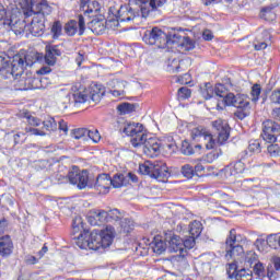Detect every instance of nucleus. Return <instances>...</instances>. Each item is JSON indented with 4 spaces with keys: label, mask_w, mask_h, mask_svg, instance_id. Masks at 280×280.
I'll return each instance as SVG.
<instances>
[{
    "label": "nucleus",
    "mask_w": 280,
    "mask_h": 280,
    "mask_svg": "<svg viewBox=\"0 0 280 280\" xmlns=\"http://www.w3.org/2000/svg\"><path fill=\"white\" fill-rule=\"evenodd\" d=\"M104 89L98 88L97 85H92L89 90L82 86V83H75L72 85V98L78 106V104H85L92 100V102H100L104 97Z\"/></svg>",
    "instance_id": "f257e3e1"
},
{
    "label": "nucleus",
    "mask_w": 280,
    "mask_h": 280,
    "mask_svg": "<svg viewBox=\"0 0 280 280\" xmlns=\"http://www.w3.org/2000/svg\"><path fill=\"white\" fill-rule=\"evenodd\" d=\"M244 242L246 238L242 234H237L235 229L230 230L229 236L225 241V257L226 259H240L244 257Z\"/></svg>",
    "instance_id": "f03ea898"
},
{
    "label": "nucleus",
    "mask_w": 280,
    "mask_h": 280,
    "mask_svg": "<svg viewBox=\"0 0 280 280\" xmlns=\"http://www.w3.org/2000/svg\"><path fill=\"white\" fill-rule=\"evenodd\" d=\"M36 14L33 15L30 32L33 36H43L45 34V16L51 14V7L43 0L36 8Z\"/></svg>",
    "instance_id": "7ed1b4c3"
},
{
    "label": "nucleus",
    "mask_w": 280,
    "mask_h": 280,
    "mask_svg": "<svg viewBox=\"0 0 280 280\" xmlns=\"http://www.w3.org/2000/svg\"><path fill=\"white\" fill-rule=\"evenodd\" d=\"M139 172L142 176H149L155 180H165L170 176L167 166L162 162L145 161L139 165Z\"/></svg>",
    "instance_id": "20e7f679"
},
{
    "label": "nucleus",
    "mask_w": 280,
    "mask_h": 280,
    "mask_svg": "<svg viewBox=\"0 0 280 280\" xmlns=\"http://www.w3.org/2000/svg\"><path fill=\"white\" fill-rule=\"evenodd\" d=\"M272 266H268L267 269L264 264L256 262L253 268L252 275L260 280H278L280 277V258H272Z\"/></svg>",
    "instance_id": "39448f33"
},
{
    "label": "nucleus",
    "mask_w": 280,
    "mask_h": 280,
    "mask_svg": "<svg viewBox=\"0 0 280 280\" xmlns=\"http://www.w3.org/2000/svg\"><path fill=\"white\" fill-rule=\"evenodd\" d=\"M142 40L145 45H155L159 49H165L172 43L167 34L156 26L152 30L144 31Z\"/></svg>",
    "instance_id": "423d86ee"
},
{
    "label": "nucleus",
    "mask_w": 280,
    "mask_h": 280,
    "mask_svg": "<svg viewBox=\"0 0 280 280\" xmlns=\"http://www.w3.org/2000/svg\"><path fill=\"white\" fill-rule=\"evenodd\" d=\"M77 246L81 249L90 248V250H100L102 248V236L97 231L91 233L86 230L77 237Z\"/></svg>",
    "instance_id": "0eeeda50"
},
{
    "label": "nucleus",
    "mask_w": 280,
    "mask_h": 280,
    "mask_svg": "<svg viewBox=\"0 0 280 280\" xmlns=\"http://www.w3.org/2000/svg\"><path fill=\"white\" fill-rule=\"evenodd\" d=\"M70 185H75L78 189H93V179L89 176V171H80L78 166H72L68 173Z\"/></svg>",
    "instance_id": "6e6552de"
},
{
    "label": "nucleus",
    "mask_w": 280,
    "mask_h": 280,
    "mask_svg": "<svg viewBox=\"0 0 280 280\" xmlns=\"http://www.w3.org/2000/svg\"><path fill=\"white\" fill-rule=\"evenodd\" d=\"M120 132L127 135V137H131V145L133 148H139V143L143 141V125L139 122H122L120 127Z\"/></svg>",
    "instance_id": "1a4fd4ad"
},
{
    "label": "nucleus",
    "mask_w": 280,
    "mask_h": 280,
    "mask_svg": "<svg viewBox=\"0 0 280 280\" xmlns=\"http://www.w3.org/2000/svg\"><path fill=\"white\" fill-rule=\"evenodd\" d=\"M138 148H142L143 154H145V156L154 159L161 154V148H163V143H161V140L148 137V135L144 133L142 136L141 142H138Z\"/></svg>",
    "instance_id": "9d476101"
},
{
    "label": "nucleus",
    "mask_w": 280,
    "mask_h": 280,
    "mask_svg": "<svg viewBox=\"0 0 280 280\" xmlns=\"http://www.w3.org/2000/svg\"><path fill=\"white\" fill-rule=\"evenodd\" d=\"M35 62H38L37 52L18 54L13 56V70L18 71L16 75H22L25 67H33Z\"/></svg>",
    "instance_id": "9b49d317"
},
{
    "label": "nucleus",
    "mask_w": 280,
    "mask_h": 280,
    "mask_svg": "<svg viewBox=\"0 0 280 280\" xmlns=\"http://www.w3.org/2000/svg\"><path fill=\"white\" fill-rule=\"evenodd\" d=\"M43 128H34L32 126L25 127L26 135L31 137H47V132H54L58 130V122L54 117L46 118L43 122Z\"/></svg>",
    "instance_id": "f8f14e48"
},
{
    "label": "nucleus",
    "mask_w": 280,
    "mask_h": 280,
    "mask_svg": "<svg viewBox=\"0 0 280 280\" xmlns=\"http://www.w3.org/2000/svg\"><path fill=\"white\" fill-rule=\"evenodd\" d=\"M213 130L218 133V138L215 140V148L218 145H224L229 138L231 137V127L229 122L222 118H219L211 122Z\"/></svg>",
    "instance_id": "ddd939ff"
},
{
    "label": "nucleus",
    "mask_w": 280,
    "mask_h": 280,
    "mask_svg": "<svg viewBox=\"0 0 280 280\" xmlns=\"http://www.w3.org/2000/svg\"><path fill=\"white\" fill-rule=\"evenodd\" d=\"M261 137L267 143H275L277 137H280V124L273 120H265L262 122V133Z\"/></svg>",
    "instance_id": "4468645a"
},
{
    "label": "nucleus",
    "mask_w": 280,
    "mask_h": 280,
    "mask_svg": "<svg viewBox=\"0 0 280 280\" xmlns=\"http://www.w3.org/2000/svg\"><path fill=\"white\" fill-rule=\"evenodd\" d=\"M213 264H218V256L212 253L203 254L195 262V268L200 275H209Z\"/></svg>",
    "instance_id": "2eb2a0df"
},
{
    "label": "nucleus",
    "mask_w": 280,
    "mask_h": 280,
    "mask_svg": "<svg viewBox=\"0 0 280 280\" xmlns=\"http://www.w3.org/2000/svg\"><path fill=\"white\" fill-rule=\"evenodd\" d=\"M191 137L192 139L196 141L198 139H203V141L206 142V149L207 150H214L215 148V138H213V135H211L207 128L202 127V126H198L195 127L191 130Z\"/></svg>",
    "instance_id": "dca6fc26"
},
{
    "label": "nucleus",
    "mask_w": 280,
    "mask_h": 280,
    "mask_svg": "<svg viewBox=\"0 0 280 280\" xmlns=\"http://www.w3.org/2000/svg\"><path fill=\"white\" fill-rule=\"evenodd\" d=\"M86 30V24L84 22V16L79 15L78 21L75 20H70L68 23L65 25V32L68 36H83L84 32Z\"/></svg>",
    "instance_id": "f3484780"
},
{
    "label": "nucleus",
    "mask_w": 280,
    "mask_h": 280,
    "mask_svg": "<svg viewBox=\"0 0 280 280\" xmlns=\"http://www.w3.org/2000/svg\"><path fill=\"white\" fill-rule=\"evenodd\" d=\"M139 177H137V175H135V173H119V174H115L113 176V178H110L112 182V187H114V189H119L121 187H126L128 185H130V183H138Z\"/></svg>",
    "instance_id": "a211bd4d"
},
{
    "label": "nucleus",
    "mask_w": 280,
    "mask_h": 280,
    "mask_svg": "<svg viewBox=\"0 0 280 280\" xmlns=\"http://www.w3.org/2000/svg\"><path fill=\"white\" fill-rule=\"evenodd\" d=\"M18 70H14V59H12L11 66H10V57H8L4 54L0 55V75L4 78V80H10L12 75H19L16 74Z\"/></svg>",
    "instance_id": "6ab92c4d"
},
{
    "label": "nucleus",
    "mask_w": 280,
    "mask_h": 280,
    "mask_svg": "<svg viewBox=\"0 0 280 280\" xmlns=\"http://www.w3.org/2000/svg\"><path fill=\"white\" fill-rule=\"evenodd\" d=\"M228 275L230 279L235 280H253V271L250 269H238L235 262L229 265Z\"/></svg>",
    "instance_id": "aec40b11"
},
{
    "label": "nucleus",
    "mask_w": 280,
    "mask_h": 280,
    "mask_svg": "<svg viewBox=\"0 0 280 280\" xmlns=\"http://www.w3.org/2000/svg\"><path fill=\"white\" fill-rule=\"evenodd\" d=\"M171 43L177 45L180 51H191L192 49H196V43L189 37L179 35V33L171 35Z\"/></svg>",
    "instance_id": "412c9836"
},
{
    "label": "nucleus",
    "mask_w": 280,
    "mask_h": 280,
    "mask_svg": "<svg viewBox=\"0 0 280 280\" xmlns=\"http://www.w3.org/2000/svg\"><path fill=\"white\" fill-rule=\"evenodd\" d=\"M225 106H234V108H247L248 101L244 96L233 93H228L223 98Z\"/></svg>",
    "instance_id": "4be33fe9"
},
{
    "label": "nucleus",
    "mask_w": 280,
    "mask_h": 280,
    "mask_svg": "<svg viewBox=\"0 0 280 280\" xmlns=\"http://www.w3.org/2000/svg\"><path fill=\"white\" fill-rule=\"evenodd\" d=\"M2 25H4L7 30H12L15 36H23L27 24L25 21L21 20H3Z\"/></svg>",
    "instance_id": "5701e85b"
},
{
    "label": "nucleus",
    "mask_w": 280,
    "mask_h": 280,
    "mask_svg": "<svg viewBox=\"0 0 280 280\" xmlns=\"http://www.w3.org/2000/svg\"><path fill=\"white\" fill-rule=\"evenodd\" d=\"M88 27L91 30V32H93V34H96L97 36L102 35L104 32H106V18H104V15L94 18L88 24Z\"/></svg>",
    "instance_id": "b1692460"
},
{
    "label": "nucleus",
    "mask_w": 280,
    "mask_h": 280,
    "mask_svg": "<svg viewBox=\"0 0 280 280\" xmlns=\"http://www.w3.org/2000/svg\"><path fill=\"white\" fill-rule=\"evenodd\" d=\"M108 211L106 210L94 211L88 217V222L91 226H102V224H106V222H108L106 219Z\"/></svg>",
    "instance_id": "393cba45"
},
{
    "label": "nucleus",
    "mask_w": 280,
    "mask_h": 280,
    "mask_svg": "<svg viewBox=\"0 0 280 280\" xmlns=\"http://www.w3.org/2000/svg\"><path fill=\"white\" fill-rule=\"evenodd\" d=\"M110 187H112L110 175L106 173L100 174L96 177L95 183L93 182V188L97 189L98 191H102V189H104V191H108Z\"/></svg>",
    "instance_id": "a878e982"
},
{
    "label": "nucleus",
    "mask_w": 280,
    "mask_h": 280,
    "mask_svg": "<svg viewBox=\"0 0 280 280\" xmlns=\"http://www.w3.org/2000/svg\"><path fill=\"white\" fill-rule=\"evenodd\" d=\"M59 56H62V51L58 49V46L54 45L46 47L45 62L48 67H54Z\"/></svg>",
    "instance_id": "bb28decb"
},
{
    "label": "nucleus",
    "mask_w": 280,
    "mask_h": 280,
    "mask_svg": "<svg viewBox=\"0 0 280 280\" xmlns=\"http://www.w3.org/2000/svg\"><path fill=\"white\" fill-rule=\"evenodd\" d=\"M280 236L276 234H270L267 240L257 238L256 246L258 250H264V246H269V248H277L279 246Z\"/></svg>",
    "instance_id": "cd10ccee"
},
{
    "label": "nucleus",
    "mask_w": 280,
    "mask_h": 280,
    "mask_svg": "<svg viewBox=\"0 0 280 280\" xmlns=\"http://www.w3.org/2000/svg\"><path fill=\"white\" fill-rule=\"evenodd\" d=\"M101 236V246L102 248H108L115 240V228L107 226L104 231L98 233Z\"/></svg>",
    "instance_id": "c85d7f7f"
},
{
    "label": "nucleus",
    "mask_w": 280,
    "mask_h": 280,
    "mask_svg": "<svg viewBox=\"0 0 280 280\" xmlns=\"http://www.w3.org/2000/svg\"><path fill=\"white\" fill-rule=\"evenodd\" d=\"M14 248V244L12 243V238L10 236L0 237V255L2 257H8L12 255V250Z\"/></svg>",
    "instance_id": "c756f323"
},
{
    "label": "nucleus",
    "mask_w": 280,
    "mask_h": 280,
    "mask_svg": "<svg viewBox=\"0 0 280 280\" xmlns=\"http://www.w3.org/2000/svg\"><path fill=\"white\" fill-rule=\"evenodd\" d=\"M42 82L43 79L34 78L32 74L24 73V91L42 89Z\"/></svg>",
    "instance_id": "7c9ffc66"
},
{
    "label": "nucleus",
    "mask_w": 280,
    "mask_h": 280,
    "mask_svg": "<svg viewBox=\"0 0 280 280\" xmlns=\"http://www.w3.org/2000/svg\"><path fill=\"white\" fill-rule=\"evenodd\" d=\"M244 170H246V165L240 160L225 167V175L237 176V174H244Z\"/></svg>",
    "instance_id": "2f4dec72"
},
{
    "label": "nucleus",
    "mask_w": 280,
    "mask_h": 280,
    "mask_svg": "<svg viewBox=\"0 0 280 280\" xmlns=\"http://www.w3.org/2000/svg\"><path fill=\"white\" fill-rule=\"evenodd\" d=\"M38 5H40V2L34 3L33 1L30 0H20V7L23 10V13L26 16H34L36 15V12L38 11Z\"/></svg>",
    "instance_id": "473e14b6"
},
{
    "label": "nucleus",
    "mask_w": 280,
    "mask_h": 280,
    "mask_svg": "<svg viewBox=\"0 0 280 280\" xmlns=\"http://www.w3.org/2000/svg\"><path fill=\"white\" fill-rule=\"evenodd\" d=\"M168 250L170 253H179V255H184L183 238L178 235H173L168 241Z\"/></svg>",
    "instance_id": "72a5a7b5"
},
{
    "label": "nucleus",
    "mask_w": 280,
    "mask_h": 280,
    "mask_svg": "<svg viewBox=\"0 0 280 280\" xmlns=\"http://www.w3.org/2000/svg\"><path fill=\"white\" fill-rule=\"evenodd\" d=\"M250 154H259L261 152V142L259 140H250L247 150L241 153V159H245Z\"/></svg>",
    "instance_id": "f704fd0d"
},
{
    "label": "nucleus",
    "mask_w": 280,
    "mask_h": 280,
    "mask_svg": "<svg viewBox=\"0 0 280 280\" xmlns=\"http://www.w3.org/2000/svg\"><path fill=\"white\" fill-rule=\"evenodd\" d=\"M110 84H114V90H110V93L114 97H121L124 95L126 89V81H119L114 79L110 81Z\"/></svg>",
    "instance_id": "c9c22d12"
},
{
    "label": "nucleus",
    "mask_w": 280,
    "mask_h": 280,
    "mask_svg": "<svg viewBox=\"0 0 280 280\" xmlns=\"http://www.w3.org/2000/svg\"><path fill=\"white\" fill-rule=\"evenodd\" d=\"M81 8H86V14H97L100 12V3L91 0H81Z\"/></svg>",
    "instance_id": "e433bc0d"
},
{
    "label": "nucleus",
    "mask_w": 280,
    "mask_h": 280,
    "mask_svg": "<svg viewBox=\"0 0 280 280\" xmlns=\"http://www.w3.org/2000/svg\"><path fill=\"white\" fill-rule=\"evenodd\" d=\"M151 247L155 255H163V253L167 250V244H165V242L159 237H154L153 242L151 243Z\"/></svg>",
    "instance_id": "4c0bfd02"
},
{
    "label": "nucleus",
    "mask_w": 280,
    "mask_h": 280,
    "mask_svg": "<svg viewBox=\"0 0 280 280\" xmlns=\"http://www.w3.org/2000/svg\"><path fill=\"white\" fill-rule=\"evenodd\" d=\"M189 233L190 236L195 238L200 237V234L202 233V223L200 221H192L189 224Z\"/></svg>",
    "instance_id": "58836bf2"
},
{
    "label": "nucleus",
    "mask_w": 280,
    "mask_h": 280,
    "mask_svg": "<svg viewBox=\"0 0 280 280\" xmlns=\"http://www.w3.org/2000/svg\"><path fill=\"white\" fill-rule=\"evenodd\" d=\"M129 12H130V5L121 7L118 10L116 15V18L118 19V22L120 23L129 22L130 21V16H128Z\"/></svg>",
    "instance_id": "ea45409f"
},
{
    "label": "nucleus",
    "mask_w": 280,
    "mask_h": 280,
    "mask_svg": "<svg viewBox=\"0 0 280 280\" xmlns=\"http://www.w3.org/2000/svg\"><path fill=\"white\" fill-rule=\"evenodd\" d=\"M120 229L122 233H130L135 230V221L130 218L120 219Z\"/></svg>",
    "instance_id": "a19ab883"
},
{
    "label": "nucleus",
    "mask_w": 280,
    "mask_h": 280,
    "mask_svg": "<svg viewBox=\"0 0 280 280\" xmlns=\"http://www.w3.org/2000/svg\"><path fill=\"white\" fill-rule=\"evenodd\" d=\"M11 78H13L16 91H25V71L19 75H11Z\"/></svg>",
    "instance_id": "79ce46f5"
},
{
    "label": "nucleus",
    "mask_w": 280,
    "mask_h": 280,
    "mask_svg": "<svg viewBox=\"0 0 280 280\" xmlns=\"http://www.w3.org/2000/svg\"><path fill=\"white\" fill-rule=\"evenodd\" d=\"M196 246V237L195 236H187L185 238H182V247L184 253H187V250H191Z\"/></svg>",
    "instance_id": "37998d69"
},
{
    "label": "nucleus",
    "mask_w": 280,
    "mask_h": 280,
    "mask_svg": "<svg viewBox=\"0 0 280 280\" xmlns=\"http://www.w3.org/2000/svg\"><path fill=\"white\" fill-rule=\"evenodd\" d=\"M201 95L205 100H211V97H213V95H215L213 85H211V83H206L201 88Z\"/></svg>",
    "instance_id": "c03bdc74"
},
{
    "label": "nucleus",
    "mask_w": 280,
    "mask_h": 280,
    "mask_svg": "<svg viewBox=\"0 0 280 280\" xmlns=\"http://www.w3.org/2000/svg\"><path fill=\"white\" fill-rule=\"evenodd\" d=\"M261 95V84L255 83L250 90V100L254 104L259 102V96Z\"/></svg>",
    "instance_id": "a18cd8bd"
},
{
    "label": "nucleus",
    "mask_w": 280,
    "mask_h": 280,
    "mask_svg": "<svg viewBox=\"0 0 280 280\" xmlns=\"http://www.w3.org/2000/svg\"><path fill=\"white\" fill-rule=\"evenodd\" d=\"M237 110L234 113L235 117H237V119H240L241 121L243 119H246V117H248L249 113L248 110H250V103L248 102V106L247 107H236Z\"/></svg>",
    "instance_id": "49530a36"
},
{
    "label": "nucleus",
    "mask_w": 280,
    "mask_h": 280,
    "mask_svg": "<svg viewBox=\"0 0 280 280\" xmlns=\"http://www.w3.org/2000/svg\"><path fill=\"white\" fill-rule=\"evenodd\" d=\"M107 222H119L121 220V212L118 209H113L107 212Z\"/></svg>",
    "instance_id": "de8ad7c7"
},
{
    "label": "nucleus",
    "mask_w": 280,
    "mask_h": 280,
    "mask_svg": "<svg viewBox=\"0 0 280 280\" xmlns=\"http://www.w3.org/2000/svg\"><path fill=\"white\" fill-rule=\"evenodd\" d=\"M88 132H89V129L86 128L74 129L72 131V137L73 139H83V141H86Z\"/></svg>",
    "instance_id": "09e8293b"
},
{
    "label": "nucleus",
    "mask_w": 280,
    "mask_h": 280,
    "mask_svg": "<svg viewBox=\"0 0 280 280\" xmlns=\"http://www.w3.org/2000/svg\"><path fill=\"white\" fill-rule=\"evenodd\" d=\"M117 110L120 113V115H128L135 110V105L130 103H122L117 106Z\"/></svg>",
    "instance_id": "8fccbe9b"
},
{
    "label": "nucleus",
    "mask_w": 280,
    "mask_h": 280,
    "mask_svg": "<svg viewBox=\"0 0 280 280\" xmlns=\"http://www.w3.org/2000/svg\"><path fill=\"white\" fill-rule=\"evenodd\" d=\"M182 174L185 178H192L196 176V172L194 171V166L186 164L184 166H182Z\"/></svg>",
    "instance_id": "3c124183"
},
{
    "label": "nucleus",
    "mask_w": 280,
    "mask_h": 280,
    "mask_svg": "<svg viewBox=\"0 0 280 280\" xmlns=\"http://www.w3.org/2000/svg\"><path fill=\"white\" fill-rule=\"evenodd\" d=\"M221 154L222 151H211L210 153L202 158V161L205 163H213V161H218Z\"/></svg>",
    "instance_id": "603ef678"
},
{
    "label": "nucleus",
    "mask_w": 280,
    "mask_h": 280,
    "mask_svg": "<svg viewBox=\"0 0 280 280\" xmlns=\"http://www.w3.org/2000/svg\"><path fill=\"white\" fill-rule=\"evenodd\" d=\"M88 139H91L93 143H100L102 140V136L100 135V131L96 129H88Z\"/></svg>",
    "instance_id": "864d4df0"
},
{
    "label": "nucleus",
    "mask_w": 280,
    "mask_h": 280,
    "mask_svg": "<svg viewBox=\"0 0 280 280\" xmlns=\"http://www.w3.org/2000/svg\"><path fill=\"white\" fill-rule=\"evenodd\" d=\"M228 94H229V92H226V88L224 86V84L218 83L214 86V95H217V97L225 98Z\"/></svg>",
    "instance_id": "5fc2aeb1"
},
{
    "label": "nucleus",
    "mask_w": 280,
    "mask_h": 280,
    "mask_svg": "<svg viewBox=\"0 0 280 280\" xmlns=\"http://www.w3.org/2000/svg\"><path fill=\"white\" fill-rule=\"evenodd\" d=\"M73 233H79L81 229H84V222L82 221V217H75L72 221Z\"/></svg>",
    "instance_id": "6e6d98bb"
},
{
    "label": "nucleus",
    "mask_w": 280,
    "mask_h": 280,
    "mask_svg": "<svg viewBox=\"0 0 280 280\" xmlns=\"http://www.w3.org/2000/svg\"><path fill=\"white\" fill-rule=\"evenodd\" d=\"M180 152L186 156H191V154H194V147H191L187 141H184L182 143Z\"/></svg>",
    "instance_id": "4d7b16f0"
},
{
    "label": "nucleus",
    "mask_w": 280,
    "mask_h": 280,
    "mask_svg": "<svg viewBox=\"0 0 280 280\" xmlns=\"http://www.w3.org/2000/svg\"><path fill=\"white\" fill-rule=\"evenodd\" d=\"M51 33H52V38H58L60 34H62V24L60 22H55L51 26Z\"/></svg>",
    "instance_id": "13d9d810"
},
{
    "label": "nucleus",
    "mask_w": 280,
    "mask_h": 280,
    "mask_svg": "<svg viewBox=\"0 0 280 280\" xmlns=\"http://www.w3.org/2000/svg\"><path fill=\"white\" fill-rule=\"evenodd\" d=\"M177 95L179 100H189V97H191V90H189V88H180Z\"/></svg>",
    "instance_id": "bf43d9fd"
},
{
    "label": "nucleus",
    "mask_w": 280,
    "mask_h": 280,
    "mask_svg": "<svg viewBox=\"0 0 280 280\" xmlns=\"http://www.w3.org/2000/svg\"><path fill=\"white\" fill-rule=\"evenodd\" d=\"M269 100L271 104H280V88L271 92Z\"/></svg>",
    "instance_id": "052dcab7"
},
{
    "label": "nucleus",
    "mask_w": 280,
    "mask_h": 280,
    "mask_svg": "<svg viewBox=\"0 0 280 280\" xmlns=\"http://www.w3.org/2000/svg\"><path fill=\"white\" fill-rule=\"evenodd\" d=\"M267 152L268 154H270V156H279L280 154L279 144H269L267 147Z\"/></svg>",
    "instance_id": "680f3d73"
},
{
    "label": "nucleus",
    "mask_w": 280,
    "mask_h": 280,
    "mask_svg": "<svg viewBox=\"0 0 280 280\" xmlns=\"http://www.w3.org/2000/svg\"><path fill=\"white\" fill-rule=\"evenodd\" d=\"M166 2L167 0H151L149 2V8H151V10H156V8H162V5H165Z\"/></svg>",
    "instance_id": "e2e57ef3"
},
{
    "label": "nucleus",
    "mask_w": 280,
    "mask_h": 280,
    "mask_svg": "<svg viewBox=\"0 0 280 280\" xmlns=\"http://www.w3.org/2000/svg\"><path fill=\"white\" fill-rule=\"evenodd\" d=\"M137 1H138V3H140V10H141L142 14H144L145 10H147V12H150V9H148V8H150V1H152V0H137Z\"/></svg>",
    "instance_id": "0e129e2a"
},
{
    "label": "nucleus",
    "mask_w": 280,
    "mask_h": 280,
    "mask_svg": "<svg viewBox=\"0 0 280 280\" xmlns=\"http://www.w3.org/2000/svg\"><path fill=\"white\" fill-rule=\"evenodd\" d=\"M28 124L30 126H33L34 128H38V126H40L43 124V121H40V119H38L37 117L34 116H28Z\"/></svg>",
    "instance_id": "69168bd1"
},
{
    "label": "nucleus",
    "mask_w": 280,
    "mask_h": 280,
    "mask_svg": "<svg viewBox=\"0 0 280 280\" xmlns=\"http://www.w3.org/2000/svg\"><path fill=\"white\" fill-rule=\"evenodd\" d=\"M177 82H179V84H189V82H191V75L188 73H185L183 77H179L177 79Z\"/></svg>",
    "instance_id": "338daca9"
},
{
    "label": "nucleus",
    "mask_w": 280,
    "mask_h": 280,
    "mask_svg": "<svg viewBox=\"0 0 280 280\" xmlns=\"http://www.w3.org/2000/svg\"><path fill=\"white\" fill-rule=\"evenodd\" d=\"M25 264H27L28 266H34V265L38 264V258H36L33 255H27L25 257Z\"/></svg>",
    "instance_id": "774afa93"
}]
</instances>
